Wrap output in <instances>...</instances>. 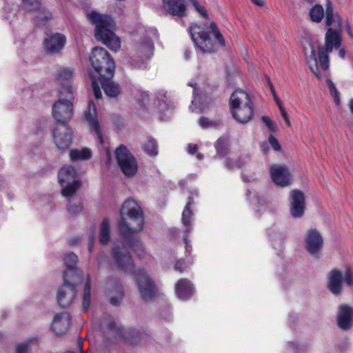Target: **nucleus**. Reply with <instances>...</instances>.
I'll return each mask as SVG.
<instances>
[{"label":"nucleus","mask_w":353,"mask_h":353,"mask_svg":"<svg viewBox=\"0 0 353 353\" xmlns=\"http://www.w3.org/2000/svg\"><path fill=\"white\" fill-rule=\"evenodd\" d=\"M119 214L118 227L123 239V246H114L111 254L118 270L133 274L137 271L135 264L130 252L125 248H132L139 257L143 256V243L139 236L134 235L143 228V212L134 200L127 199L123 203Z\"/></svg>","instance_id":"f257e3e1"},{"label":"nucleus","mask_w":353,"mask_h":353,"mask_svg":"<svg viewBox=\"0 0 353 353\" xmlns=\"http://www.w3.org/2000/svg\"><path fill=\"white\" fill-rule=\"evenodd\" d=\"M188 30L194 43L203 53L216 52L225 45L215 22H211L209 27L206 24H192Z\"/></svg>","instance_id":"f03ea898"},{"label":"nucleus","mask_w":353,"mask_h":353,"mask_svg":"<svg viewBox=\"0 0 353 353\" xmlns=\"http://www.w3.org/2000/svg\"><path fill=\"white\" fill-rule=\"evenodd\" d=\"M90 61L94 73L90 70L88 74L92 81L94 97L97 99H99L102 98V93L97 79L107 76L114 77L116 65L110 53L101 47L93 48Z\"/></svg>","instance_id":"7ed1b4c3"},{"label":"nucleus","mask_w":353,"mask_h":353,"mask_svg":"<svg viewBox=\"0 0 353 353\" xmlns=\"http://www.w3.org/2000/svg\"><path fill=\"white\" fill-rule=\"evenodd\" d=\"M87 19L95 26L94 36L98 41L112 50L120 48V40L114 32L116 23L111 15L92 10L87 14Z\"/></svg>","instance_id":"20e7f679"},{"label":"nucleus","mask_w":353,"mask_h":353,"mask_svg":"<svg viewBox=\"0 0 353 353\" xmlns=\"http://www.w3.org/2000/svg\"><path fill=\"white\" fill-rule=\"evenodd\" d=\"M230 108L232 117L240 123L249 122L254 114L250 95L241 89L232 92L230 98Z\"/></svg>","instance_id":"39448f33"},{"label":"nucleus","mask_w":353,"mask_h":353,"mask_svg":"<svg viewBox=\"0 0 353 353\" xmlns=\"http://www.w3.org/2000/svg\"><path fill=\"white\" fill-rule=\"evenodd\" d=\"M343 282L349 288L353 286V272L347 268L344 274L336 268L331 270L327 276V288L335 296L340 295L343 292Z\"/></svg>","instance_id":"423d86ee"},{"label":"nucleus","mask_w":353,"mask_h":353,"mask_svg":"<svg viewBox=\"0 0 353 353\" xmlns=\"http://www.w3.org/2000/svg\"><path fill=\"white\" fill-rule=\"evenodd\" d=\"M58 178L62 186L61 194L65 198L72 197L81 186V182L77 179V171L71 165L62 168Z\"/></svg>","instance_id":"0eeeda50"},{"label":"nucleus","mask_w":353,"mask_h":353,"mask_svg":"<svg viewBox=\"0 0 353 353\" xmlns=\"http://www.w3.org/2000/svg\"><path fill=\"white\" fill-rule=\"evenodd\" d=\"M115 158L119 168L125 177L134 176L138 171L136 158L123 144H120L114 151Z\"/></svg>","instance_id":"6e6552de"},{"label":"nucleus","mask_w":353,"mask_h":353,"mask_svg":"<svg viewBox=\"0 0 353 353\" xmlns=\"http://www.w3.org/2000/svg\"><path fill=\"white\" fill-rule=\"evenodd\" d=\"M63 283L57 291V298L59 305L62 307H69L77 294V285L83 282L79 276L69 278L68 274L63 275Z\"/></svg>","instance_id":"1a4fd4ad"},{"label":"nucleus","mask_w":353,"mask_h":353,"mask_svg":"<svg viewBox=\"0 0 353 353\" xmlns=\"http://www.w3.org/2000/svg\"><path fill=\"white\" fill-rule=\"evenodd\" d=\"M133 274L142 299L146 302L153 300L157 294L158 288L152 278L145 269H137Z\"/></svg>","instance_id":"9d476101"},{"label":"nucleus","mask_w":353,"mask_h":353,"mask_svg":"<svg viewBox=\"0 0 353 353\" xmlns=\"http://www.w3.org/2000/svg\"><path fill=\"white\" fill-rule=\"evenodd\" d=\"M154 43L151 39H145L136 46V55L132 57L128 64L132 68L144 69L146 61L153 55Z\"/></svg>","instance_id":"9b49d317"},{"label":"nucleus","mask_w":353,"mask_h":353,"mask_svg":"<svg viewBox=\"0 0 353 353\" xmlns=\"http://www.w3.org/2000/svg\"><path fill=\"white\" fill-rule=\"evenodd\" d=\"M52 114L57 125H69L73 116V103L68 99L59 98L52 105Z\"/></svg>","instance_id":"f8f14e48"},{"label":"nucleus","mask_w":353,"mask_h":353,"mask_svg":"<svg viewBox=\"0 0 353 353\" xmlns=\"http://www.w3.org/2000/svg\"><path fill=\"white\" fill-rule=\"evenodd\" d=\"M105 296L113 306H119L122 303L125 292L119 279L109 277L105 285Z\"/></svg>","instance_id":"ddd939ff"},{"label":"nucleus","mask_w":353,"mask_h":353,"mask_svg":"<svg viewBox=\"0 0 353 353\" xmlns=\"http://www.w3.org/2000/svg\"><path fill=\"white\" fill-rule=\"evenodd\" d=\"M72 130L69 125H59L52 130L54 142L60 150H65L72 143Z\"/></svg>","instance_id":"4468645a"},{"label":"nucleus","mask_w":353,"mask_h":353,"mask_svg":"<svg viewBox=\"0 0 353 353\" xmlns=\"http://www.w3.org/2000/svg\"><path fill=\"white\" fill-rule=\"evenodd\" d=\"M290 213L294 218L301 217L305 210V199L304 193L300 190H292L290 192Z\"/></svg>","instance_id":"2eb2a0df"},{"label":"nucleus","mask_w":353,"mask_h":353,"mask_svg":"<svg viewBox=\"0 0 353 353\" xmlns=\"http://www.w3.org/2000/svg\"><path fill=\"white\" fill-rule=\"evenodd\" d=\"M66 41V37L62 33L47 34L43 41L44 49L48 54H58L63 49Z\"/></svg>","instance_id":"dca6fc26"},{"label":"nucleus","mask_w":353,"mask_h":353,"mask_svg":"<svg viewBox=\"0 0 353 353\" xmlns=\"http://www.w3.org/2000/svg\"><path fill=\"white\" fill-rule=\"evenodd\" d=\"M306 250L313 256L319 258L323 248V239L316 230H310L305 239Z\"/></svg>","instance_id":"f3484780"},{"label":"nucleus","mask_w":353,"mask_h":353,"mask_svg":"<svg viewBox=\"0 0 353 353\" xmlns=\"http://www.w3.org/2000/svg\"><path fill=\"white\" fill-rule=\"evenodd\" d=\"M114 77L107 76L97 79L98 84L100 83L105 94L109 99H117L122 93L121 85L112 80Z\"/></svg>","instance_id":"a211bd4d"},{"label":"nucleus","mask_w":353,"mask_h":353,"mask_svg":"<svg viewBox=\"0 0 353 353\" xmlns=\"http://www.w3.org/2000/svg\"><path fill=\"white\" fill-rule=\"evenodd\" d=\"M337 325L343 330H348L353 326V308L347 305L339 307Z\"/></svg>","instance_id":"6ab92c4d"},{"label":"nucleus","mask_w":353,"mask_h":353,"mask_svg":"<svg viewBox=\"0 0 353 353\" xmlns=\"http://www.w3.org/2000/svg\"><path fill=\"white\" fill-rule=\"evenodd\" d=\"M85 120L89 125L94 130L101 144L103 143V135L101 131L100 125L97 118L96 105L92 101L88 103V110L84 113Z\"/></svg>","instance_id":"aec40b11"},{"label":"nucleus","mask_w":353,"mask_h":353,"mask_svg":"<svg viewBox=\"0 0 353 353\" xmlns=\"http://www.w3.org/2000/svg\"><path fill=\"white\" fill-rule=\"evenodd\" d=\"M270 172L273 182L276 185L286 187L290 184V174L286 167H271Z\"/></svg>","instance_id":"412c9836"},{"label":"nucleus","mask_w":353,"mask_h":353,"mask_svg":"<svg viewBox=\"0 0 353 353\" xmlns=\"http://www.w3.org/2000/svg\"><path fill=\"white\" fill-rule=\"evenodd\" d=\"M71 315L68 312L57 314L52 323V329L57 335L65 333L70 325Z\"/></svg>","instance_id":"4be33fe9"},{"label":"nucleus","mask_w":353,"mask_h":353,"mask_svg":"<svg viewBox=\"0 0 353 353\" xmlns=\"http://www.w3.org/2000/svg\"><path fill=\"white\" fill-rule=\"evenodd\" d=\"M187 0H163L164 6L168 14L172 16L183 18L187 14Z\"/></svg>","instance_id":"5701e85b"},{"label":"nucleus","mask_w":353,"mask_h":353,"mask_svg":"<svg viewBox=\"0 0 353 353\" xmlns=\"http://www.w3.org/2000/svg\"><path fill=\"white\" fill-rule=\"evenodd\" d=\"M175 293L179 299L187 301L194 294V285L190 280L181 279L175 284Z\"/></svg>","instance_id":"b1692460"},{"label":"nucleus","mask_w":353,"mask_h":353,"mask_svg":"<svg viewBox=\"0 0 353 353\" xmlns=\"http://www.w3.org/2000/svg\"><path fill=\"white\" fill-rule=\"evenodd\" d=\"M78 262V256L74 252L68 253L64 258V263L66 269L63 272V275L68 274L69 278H75V276H79L81 279H83L82 272L77 268Z\"/></svg>","instance_id":"393cba45"},{"label":"nucleus","mask_w":353,"mask_h":353,"mask_svg":"<svg viewBox=\"0 0 353 353\" xmlns=\"http://www.w3.org/2000/svg\"><path fill=\"white\" fill-rule=\"evenodd\" d=\"M341 45V38L339 32L329 28L325 35V46L327 51L332 52L333 48H339Z\"/></svg>","instance_id":"a878e982"},{"label":"nucleus","mask_w":353,"mask_h":353,"mask_svg":"<svg viewBox=\"0 0 353 353\" xmlns=\"http://www.w3.org/2000/svg\"><path fill=\"white\" fill-rule=\"evenodd\" d=\"M212 101L211 97L202 92H196L194 89V93L193 99L192 101V105H194V110L199 109L200 111L205 109Z\"/></svg>","instance_id":"bb28decb"},{"label":"nucleus","mask_w":353,"mask_h":353,"mask_svg":"<svg viewBox=\"0 0 353 353\" xmlns=\"http://www.w3.org/2000/svg\"><path fill=\"white\" fill-rule=\"evenodd\" d=\"M107 328L114 341H124L126 329L121 325H118L114 320H110L108 323Z\"/></svg>","instance_id":"cd10ccee"},{"label":"nucleus","mask_w":353,"mask_h":353,"mask_svg":"<svg viewBox=\"0 0 353 353\" xmlns=\"http://www.w3.org/2000/svg\"><path fill=\"white\" fill-rule=\"evenodd\" d=\"M69 156L72 161H86L92 157V151L90 149L84 148L81 150L74 149L69 152Z\"/></svg>","instance_id":"c85d7f7f"},{"label":"nucleus","mask_w":353,"mask_h":353,"mask_svg":"<svg viewBox=\"0 0 353 353\" xmlns=\"http://www.w3.org/2000/svg\"><path fill=\"white\" fill-rule=\"evenodd\" d=\"M214 148L216 153L214 156V159L223 158L229 153V145L225 138H219L214 143Z\"/></svg>","instance_id":"c756f323"},{"label":"nucleus","mask_w":353,"mask_h":353,"mask_svg":"<svg viewBox=\"0 0 353 353\" xmlns=\"http://www.w3.org/2000/svg\"><path fill=\"white\" fill-rule=\"evenodd\" d=\"M110 240V223L108 219H103L100 225L99 241L103 245H106Z\"/></svg>","instance_id":"7c9ffc66"},{"label":"nucleus","mask_w":353,"mask_h":353,"mask_svg":"<svg viewBox=\"0 0 353 353\" xmlns=\"http://www.w3.org/2000/svg\"><path fill=\"white\" fill-rule=\"evenodd\" d=\"M249 160L250 158L248 156H240L236 160H232L231 158L227 157L225 160L224 164L225 167L228 170H232L235 167L238 168H242L245 164L248 163Z\"/></svg>","instance_id":"2f4dec72"},{"label":"nucleus","mask_w":353,"mask_h":353,"mask_svg":"<svg viewBox=\"0 0 353 353\" xmlns=\"http://www.w3.org/2000/svg\"><path fill=\"white\" fill-rule=\"evenodd\" d=\"M194 204L193 196L190 195L188 199V202L184 208L182 213V222L185 226L191 225V217L193 215V212L191 210L192 205Z\"/></svg>","instance_id":"473e14b6"},{"label":"nucleus","mask_w":353,"mask_h":353,"mask_svg":"<svg viewBox=\"0 0 353 353\" xmlns=\"http://www.w3.org/2000/svg\"><path fill=\"white\" fill-rule=\"evenodd\" d=\"M156 99L157 101H163V105L161 103L157 104V107L161 111H165L172 108V101L169 100L166 97V91L163 90H158L156 93Z\"/></svg>","instance_id":"72a5a7b5"},{"label":"nucleus","mask_w":353,"mask_h":353,"mask_svg":"<svg viewBox=\"0 0 353 353\" xmlns=\"http://www.w3.org/2000/svg\"><path fill=\"white\" fill-rule=\"evenodd\" d=\"M68 197V203L67 204V210L71 216H77L83 210V203L79 201Z\"/></svg>","instance_id":"f704fd0d"},{"label":"nucleus","mask_w":353,"mask_h":353,"mask_svg":"<svg viewBox=\"0 0 353 353\" xmlns=\"http://www.w3.org/2000/svg\"><path fill=\"white\" fill-rule=\"evenodd\" d=\"M53 17L52 12L46 9L42 8L40 13L34 17V23L37 26H46Z\"/></svg>","instance_id":"c9c22d12"},{"label":"nucleus","mask_w":353,"mask_h":353,"mask_svg":"<svg viewBox=\"0 0 353 353\" xmlns=\"http://www.w3.org/2000/svg\"><path fill=\"white\" fill-rule=\"evenodd\" d=\"M141 339V333L134 328H128L125 330L124 341L132 344L138 343Z\"/></svg>","instance_id":"e433bc0d"},{"label":"nucleus","mask_w":353,"mask_h":353,"mask_svg":"<svg viewBox=\"0 0 353 353\" xmlns=\"http://www.w3.org/2000/svg\"><path fill=\"white\" fill-rule=\"evenodd\" d=\"M60 84L61 85L59 90V98L68 99L72 101L74 96L70 82L60 83Z\"/></svg>","instance_id":"4c0bfd02"},{"label":"nucleus","mask_w":353,"mask_h":353,"mask_svg":"<svg viewBox=\"0 0 353 353\" xmlns=\"http://www.w3.org/2000/svg\"><path fill=\"white\" fill-rule=\"evenodd\" d=\"M324 16V10L321 5L316 4L310 10V17L312 21L319 23Z\"/></svg>","instance_id":"58836bf2"},{"label":"nucleus","mask_w":353,"mask_h":353,"mask_svg":"<svg viewBox=\"0 0 353 353\" xmlns=\"http://www.w3.org/2000/svg\"><path fill=\"white\" fill-rule=\"evenodd\" d=\"M143 149L145 152L148 155L152 157L157 156L158 154V144L157 141L152 137H149L143 145Z\"/></svg>","instance_id":"ea45409f"},{"label":"nucleus","mask_w":353,"mask_h":353,"mask_svg":"<svg viewBox=\"0 0 353 353\" xmlns=\"http://www.w3.org/2000/svg\"><path fill=\"white\" fill-rule=\"evenodd\" d=\"M90 305V281L89 277L84 285L83 294V310L84 312L88 311Z\"/></svg>","instance_id":"a19ab883"},{"label":"nucleus","mask_w":353,"mask_h":353,"mask_svg":"<svg viewBox=\"0 0 353 353\" xmlns=\"http://www.w3.org/2000/svg\"><path fill=\"white\" fill-rule=\"evenodd\" d=\"M318 52L320 65L323 70H326L329 68V57L327 54L330 52L320 46L318 48Z\"/></svg>","instance_id":"79ce46f5"},{"label":"nucleus","mask_w":353,"mask_h":353,"mask_svg":"<svg viewBox=\"0 0 353 353\" xmlns=\"http://www.w3.org/2000/svg\"><path fill=\"white\" fill-rule=\"evenodd\" d=\"M41 0H22V8L28 12L37 10L41 8Z\"/></svg>","instance_id":"37998d69"},{"label":"nucleus","mask_w":353,"mask_h":353,"mask_svg":"<svg viewBox=\"0 0 353 353\" xmlns=\"http://www.w3.org/2000/svg\"><path fill=\"white\" fill-rule=\"evenodd\" d=\"M73 77V71L70 68L60 70L58 73L59 83L70 82Z\"/></svg>","instance_id":"c03bdc74"},{"label":"nucleus","mask_w":353,"mask_h":353,"mask_svg":"<svg viewBox=\"0 0 353 353\" xmlns=\"http://www.w3.org/2000/svg\"><path fill=\"white\" fill-rule=\"evenodd\" d=\"M311 63L308 61V64L311 71L319 79L321 77L320 74L319 72L318 66H317V61L315 57L314 51H312L311 54Z\"/></svg>","instance_id":"a18cd8bd"},{"label":"nucleus","mask_w":353,"mask_h":353,"mask_svg":"<svg viewBox=\"0 0 353 353\" xmlns=\"http://www.w3.org/2000/svg\"><path fill=\"white\" fill-rule=\"evenodd\" d=\"M195 10L203 17L208 18V13L204 6L200 5L197 0H189Z\"/></svg>","instance_id":"49530a36"},{"label":"nucleus","mask_w":353,"mask_h":353,"mask_svg":"<svg viewBox=\"0 0 353 353\" xmlns=\"http://www.w3.org/2000/svg\"><path fill=\"white\" fill-rule=\"evenodd\" d=\"M335 19L337 20L339 27H341V19L338 14H336L335 16L334 15V14H326L325 24L328 26H331L332 23L334 21Z\"/></svg>","instance_id":"de8ad7c7"},{"label":"nucleus","mask_w":353,"mask_h":353,"mask_svg":"<svg viewBox=\"0 0 353 353\" xmlns=\"http://www.w3.org/2000/svg\"><path fill=\"white\" fill-rule=\"evenodd\" d=\"M200 126L203 128H208L215 126V123L209 120L207 117H201L199 120Z\"/></svg>","instance_id":"09e8293b"},{"label":"nucleus","mask_w":353,"mask_h":353,"mask_svg":"<svg viewBox=\"0 0 353 353\" xmlns=\"http://www.w3.org/2000/svg\"><path fill=\"white\" fill-rule=\"evenodd\" d=\"M261 121L266 125L268 128L271 132H275L276 130V125L272 121V120L267 116H263L261 117Z\"/></svg>","instance_id":"8fccbe9b"},{"label":"nucleus","mask_w":353,"mask_h":353,"mask_svg":"<svg viewBox=\"0 0 353 353\" xmlns=\"http://www.w3.org/2000/svg\"><path fill=\"white\" fill-rule=\"evenodd\" d=\"M268 141L270 144L275 151L279 152L281 150L280 143L273 135H270Z\"/></svg>","instance_id":"3c124183"},{"label":"nucleus","mask_w":353,"mask_h":353,"mask_svg":"<svg viewBox=\"0 0 353 353\" xmlns=\"http://www.w3.org/2000/svg\"><path fill=\"white\" fill-rule=\"evenodd\" d=\"M188 265L184 262L183 260L179 259L177 260L174 265V270L179 272H183L186 270Z\"/></svg>","instance_id":"603ef678"},{"label":"nucleus","mask_w":353,"mask_h":353,"mask_svg":"<svg viewBox=\"0 0 353 353\" xmlns=\"http://www.w3.org/2000/svg\"><path fill=\"white\" fill-rule=\"evenodd\" d=\"M327 85L328 86L330 93L332 97L336 96L337 94H340L339 92L337 90L334 83L331 79H327L326 81Z\"/></svg>","instance_id":"864d4df0"},{"label":"nucleus","mask_w":353,"mask_h":353,"mask_svg":"<svg viewBox=\"0 0 353 353\" xmlns=\"http://www.w3.org/2000/svg\"><path fill=\"white\" fill-rule=\"evenodd\" d=\"M30 348L29 344L27 343H21L16 347V353H28Z\"/></svg>","instance_id":"5fc2aeb1"},{"label":"nucleus","mask_w":353,"mask_h":353,"mask_svg":"<svg viewBox=\"0 0 353 353\" xmlns=\"http://www.w3.org/2000/svg\"><path fill=\"white\" fill-rule=\"evenodd\" d=\"M108 256L105 253L103 252H99L96 258V261L99 264H101L103 263H105L108 259Z\"/></svg>","instance_id":"6e6d98bb"},{"label":"nucleus","mask_w":353,"mask_h":353,"mask_svg":"<svg viewBox=\"0 0 353 353\" xmlns=\"http://www.w3.org/2000/svg\"><path fill=\"white\" fill-rule=\"evenodd\" d=\"M280 110L281 116L283 118L284 121H285L286 124L288 126H290L291 124H290V119H289V117H288L287 112L285 110L284 107H281V110Z\"/></svg>","instance_id":"4d7b16f0"},{"label":"nucleus","mask_w":353,"mask_h":353,"mask_svg":"<svg viewBox=\"0 0 353 353\" xmlns=\"http://www.w3.org/2000/svg\"><path fill=\"white\" fill-rule=\"evenodd\" d=\"M330 14H334V10L331 1L327 0L325 3V15Z\"/></svg>","instance_id":"13d9d810"},{"label":"nucleus","mask_w":353,"mask_h":353,"mask_svg":"<svg viewBox=\"0 0 353 353\" xmlns=\"http://www.w3.org/2000/svg\"><path fill=\"white\" fill-rule=\"evenodd\" d=\"M198 150V146L196 144L189 143L188 145V152L190 154H194Z\"/></svg>","instance_id":"bf43d9fd"},{"label":"nucleus","mask_w":353,"mask_h":353,"mask_svg":"<svg viewBox=\"0 0 353 353\" xmlns=\"http://www.w3.org/2000/svg\"><path fill=\"white\" fill-rule=\"evenodd\" d=\"M186 227H187V228L184 232L183 241H184L185 244L188 245V239L189 237L190 233L192 231V228H191L190 225H189Z\"/></svg>","instance_id":"052dcab7"},{"label":"nucleus","mask_w":353,"mask_h":353,"mask_svg":"<svg viewBox=\"0 0 353 353\" xmlns=\"http://www.w3.org/2000/svg\"><path fill=\"white\" fill-rule=\"evenodd\" d=\"M291 345V350L293 351L294 353H299V347L294 342L290 343Z\"/></svg>","instance_id":"680f3d73"},{"label":"nucleus","mask_w":353,"mask_h":353,"mask_svg":"<svg viewBox=\"0 0 353 353\" xmlns=\"http://www.w3.org/2000/svg\"><path fill=\"white\" fill-rule=\"evenodd\" d=\"M345 27H346V30H347V34H349V36L351 38H353V30L352 29L350 25L347 23Z\"/></svg>","instance_id":"e2e57ef3"},{"label":"nucleus","mask_w":353,"mask_h":353,"mask_svg":"<svg viewBox=\"0 0 353 353\" xmlns=\"http://www.w3.org/2000/svg\"><path fill=\"white\" fill-rule=\"evenodd\" d=\"M251 1H252L254 4H255V5L258 6H259V7H262V6H264V4H265V3H264L263 0H251Z\"/></svg>","instance_id":"0e129e2a"},{"label":"nucleus","mask_w":353,"mask_h":353,"mask_svg":"<svg viewBox=\"0 0 353 353\" xmlns=\"http://www.w3.org/2000/svg\"><path fill=\"white\" fill-rule=\"evenodd\" d=\"M332 97L334 98V101L335 104L337 106H339L340 105V94H337V95L334 96Z\"/></svg>","instance_id":"69168bd1"},{"label":"nucleus","mask_w":353,"mask_h":353,"mask_svg":"<svg viewBox=\"0 0 353 353\" xmlns=\"http://www.w3.org/2000/svg\"><path fill=\"white\" fill-rule=\"evenodd\" d=\"M261 148L263 152H266L268 150V145L265 143H263L261 144Z\"/></svg>","instance_id":"338daca9"},{"label":"nucleus","mask_w":353,"mask_h":353,"mask_svg":"<svg viewBox=\"0 0 353 353\" xmlns=\"http://www.w3.org/2000/svg\"><path fill=\"white\" fill-rule=\"evenodd\" d=\"M339 55L341 58L344 59L345 57V50L343 48L340 49L339 51Z\"/></svg>","instance_id":"774afa93"}]
</instances>
